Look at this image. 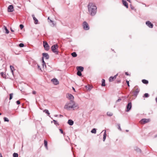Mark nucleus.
<instances>
[{
  "mask_svg": "<svg viewBox=\"0 0 157 157\" xmlns=\"http://www.w3.org/2000/svg\"><path fill=\"white\" fill-rule=\"evenodd\" d=\"M88 12L91 16H94L96 14L97 11V7L95 4L89 3L87 6Z\"/></svg>",
  "mask_w": 157,
  "mask_h": 157,
  "instance_id": "obj_1",
  "label": "nucleus"
},
{
  "mask_svg": "<svg viewBox=\"0 0 157 157\" xmlns=\"http://www.w3.org/2000/svg\"><path fill=\"white\" fill-rule=\"evenodd\" d=\"M64 108L67 110H70V109H73V110L78 109L79 107L77 105L75 104L74 101L71 100L69 102L66 104Z\"/></svg>",
  "mask_w": 157,
  "mask_h": 157,
  "instance_id": "obj_2",
  "label": "nucleus"
},
{
  "mask_svg": "<svg viewBox=\"0 0 157 157\" xmlns=\"http://www.w3.org/2000/svg\"><path fill=\"white\" fill-rule=\"evenodd\" d=\"M59 46L57 44H53L51 47V49L53 52L55 53L56 55L59 54L58 48Z\"/></svg>",
  "mask_w": 157,
  "mask_h": 157,
  "instance_id": "obj_3",
  "label": "nucleus"
},
{
  "mask_svg": "<svg viewBox=\"0 0 157 157\" xmlns=\"http://www.w3.org/2000/svg\"><path fill=\"white\" fill-rule=\"evenodd\" d=\"M82 26L84 29L85 30H88L90 29V27L88 24L85 21L83 22Z\"/></svg>",
  "mask_w": 157,
  "mask_h": 157,
  "instance_id": "obj_4",
  "label": "nucleus"
},
{
  "mask_svg": "<svg viewBox=\"0 0 157 157\" xmlns=\"http://www.w3.org/2000/svg\"><path fill=\"white\" fill-rule=\"evenodd\" d=\"M150 121V119L143 118L140 121V123L142 124H144L149 122Z\"/></svg>",
  "mask_w": 157,
  "mask_h": 157,
  "instance_id": "obj_5",
  "label": "nucleus"
},
{
  "mask_svg": "<svg viewBox=\"0 0 157 157\" xmlns=\"http://www.w3.org/2000/svg\"><path fill=\"white\" fill-rule=\"evenodd\" d=\"M43 44L45 49L46 51H48L50 49V47L48 43L45 41H44L43 42Z\"/></svg>",
  "mask_w": 157,
  "mask_h": 157,
  "instance_id": "obj_6",
  "label": "nucleus"
},
{
  "mask_svg": "<svg viewBox=\"0 0 157 157\" xmlns=\"http://www.w3.org/2000/svg\"><path fill=\"white\" fill-rule=\"evenodd\" d=\"M132 107V103L131 102H129L126 105V111L127 112H129L131 110Z\"/></svg>",
  "mask_w": 157,
  "mask_h": 157,
  "instance_id": "obj_7",
  "label": "nucleus"
},
{
  "mask_svg": "<svg viewBox=\"0 0 157 157\" xmlns=\"http://www.w3.org/2000/svg\"><path fill=\"white\" fill-rule=\"evenodd\" d=\"M146 24L150 28H152L153 26V25L149 21H146Z\"/></svg>",
  "mask_w": 157,
  "mask_h": 157,
  "instance_id": "obj_8",
  "label": "nucleus"
},
{
  "mask_svg": "<svg viewBox=\"0 0 157 157\" xmlns=\"http://www.w3.org/2000/svg\"><path fill=\"white\" fill-rule=\"evenodd\" d=\"M43 57L42 58H43L44 59V58H45L46 59H48L49 58V56L47 53H43L42 54Z\"/></svg>",
  "mask_w": 157,
  "mask_h": 157,
  "instance_id": "obj_9",
  "label": "nucleus"
},
{
  "mask_svg": "<svg viewBox=\"0 0 157 157\" xmlns=\"http://www.w3.org/2000/svg\"><path fill=\"white\" fill-rule=\"evenodd\" d=\"M13 10V5H11L8 7V12H12Z\"/></svg>",
  "mask_w": 157,
  "mask_h": 157,
  "instance_id": "obj_10",
  "label": "nucleus"
},
{
  "mask_svg": "<svg viewBox=\"0 0 157 157\" xmlns=\"http://www.w3.org/2000/svg\"><path fill=\"white\" fill-rule=\"evenodd\" d=\"M118 75V74L117 73L116 75H115L114 76L110 77L109 79V81L110 82L113 81L114 79H116V78H117V77Z\"/></svg>",
  "mask_w": 157,
  "mask_h": 157,
  "instance_id": "obj_11",
  "label": "nucleus"
},
{
  "mask_svg": "<svg viewBox=\"0 0 157 157\" xmlns=\"http://www.w3.org/2000/svg\"><path fill=\"white\" fill-rule=\"evenodd\" d=\"M51 80L53 83L55 85H57L59 83L58 81L56 78H53Z\"/></svg>",
  "mask_w": 157,
  "mask_h": 157,
  "instance_id": "obj_12",
  "label": "nucleus"
},
{
  "mask_svg": "<svg viewBox=\"0 0 157 157\" xmlns=\"http://www.w3.org/2000/svg\"><path fill=\"white\" fill-rule=\"evenodd\" d=\"M140 90L138 88H137L134 92L133 95L134 96L136 97L140 92Z\"/></svg>",
  "mask_w": 157,
  "mask_h": 157,
  "instance_id": "obj_13",
  "label": "nucleus"
},
{
  "mask_svg": "<svg viewBox=\"0 0 157 157\" xmlns=\"http://www.w3.org/2000/svg\"><path fill=\"white\" fill-rule=\"evenodd\" d=\"M78 71L82 72L83 71L84 67L82 66H78L76 67Z\"/></svg>",
  "mask_w": 157,
  "mask_h": 157,
  "instance_id": "obj_14",
  "label": "nucleus"
},
{
  "mask_svg": "<svg viewBox=\"0 0 157 157\" xmlns=\"http://www.w3.org/2000/svg\"><path fill=\"white\" fill-rule=\"evenodd\" d=\"M33 19L34 21V23L35 24H38V20L35 17L34 14H32V15Z\"/></svg>",
  "mask_w": 157,
  "mask_h": 157,
  "instance_id": "obj_15",
  "label": "nucleus"
},
{
  "mask_svg": "<svg viewBox=\"0 0 157 157\" xmlns=\"http://www.w3.org/2000/svg\"><path fill=\"white\" fill-rule=\"evenodd\" d=\"M122 2L123 5L127 8L128 7V5L127 2L125 1L122 0Z\"/></svg>",
  "mask_w": 157,
  "mask_h": 157,
  "instance_id": "obj_16",
  "label": "nucleus"
},
{
  "mask_svg": "<svg viewBox=\"0 0 157 157\" xmlns=\"http://www.w3.org/2000/svg\"><path fill=\"white\" fill-rule=\"evenodd\" d=\"M67 123L70 125H72L74 124V121L71 119H69L67 121Z\"/></svg>",
  "mask_w": 157,
  "mask_h": 157,
  "instance_id": "obj_17",
  "label": "nucleus"
},
{
  "mask_svg": "<svg viewBox=\"0 0 157 157\" xmlns=\"http://www.w3.org/2000/svg\"><path fill=\"white\" fill-rule=\"evenodd\" d=\"M68 98L71 100L72 101L74 99V97L71 94H68Z\"/></svg>",
  "mask_w": 157,
  "mask_h": 157,
  "instance_id": "obj_18",
  "label": "nucleus"
},
{
  "mask_svg": "<svg viewBox=\"0 0 157 157\" xmlns=\"http://www.w3.org/2000/svg\"><path fill=\"white\" fill-rule=\"evenodd\" d=\"M10 69L11 71V73H12L13 75V71L15 70L14 67L13 66L10 65Z\"/></svg>",
  "mask_w": 157,
  "mask_h": 157,
  "instance_id": "obj_19",
  "label": "nucleus"
},
{
  "mask_svg": "<svg viewBox=\"0 0 157 157\" xmlns=\"http://www.w3.org/2000/svg\"><path fill=\"white\" fill-rule=\"evenodd\" d=\"M101 85L102 86H105V80L104 79L102 80V83Z\"/></svg>",
  "mask_w": 157,
  "mask_h": 157,
  "instance_id": "obj_20",
  "label": "nucleus"
},
{
  "mask_svg": "<svg viewBox=\"0 0 157 157\" xmlns=\"http://www.w3.org/2000/svg\"><path fill=\"white\" fill-rule=\"evenodd\" d=\"M142 82L143 83L145 84H147L148 83V81L145 79L142 80Z\"/></svg>",
  "mask_w": 157,
  "mask_h": 157,
  "instance_id": "obj_21",
  "label": "nucleus"
},
{
  "mask_svg": "<svg viewBox=\"0 0 157 157\" xmlns=\"http://www.w3.org/2000/svg\"><path fill=\"white\" fill-rule=\"evenodd\" d=\"M71 55L72 57H76L77 55L76 54V52H74L71 53Z\"/></svg>",
  "mask_w": 157,
  "mask_h": 157,
  "instance_id": "obj_22",
  "label": "nucleus"
},
{
  "mask_svg": "<svg viewBox=\"0 0 157 157\" xmlns=\"http://www.w3.org/2000/svg\"><path fill=\"white\" fill-rule=\"evenodd\" d=\"M0 75H1V76H2V77H3V78H6V75L4 74V72H1Z\"/></svg>",
  "mask_w": 157,
  "mask_h": 157,
  "instance_id": "obj_23",
  "label": "nucleus"
},
{
  "mask_svg": "<svg viewBox=\"0 0 157 157\" xmlns=\"http://www.w3.org/2000/svg\"><path fill=\"white\" fill-rule=\"evenodd\" d=\"M43 112L47 114L48 116H49L50 113L48 109H45L43 111Z\"/></svg>",
  "mask_w": 157,
  "mask_h": 157,
  "instance_id": "obj_24",
  "label": "nucleus"
},
{
  "mask_svg": "<svg viewBox=\"0 0 157 157\" xmlns=\"http://www.w3.org/2000/svg\"><path fill=\"white\" fill-rule=\"evenodd\" d=\"M4 29L6 31V33L7 34H8L9 33V30L7 29V27L6 26H4Z\"/></svg>",
  "mask_w": 157,
  "mask_h": 157,
  "instance_id": "obj_25",
  "label": "nucleus"
},
{
  "mask_svg": "<svg viewBox=\"0 0 157 157\" xmlns=\"http://www.w3.org/2000/svg\"><path fill=\"white\" fill-rule=\"evenodd\" d=\"M42 63H43L42 66H43V67L44 68V66H45V67H46L45 63L43 58H42Z\"/></svg>",
  "mask_w": 157,
  "mask_h": 157,
  "instance_id": "obj_26",
  "label": "nucleus"
},
{
  "mask_svg": "<svg viewBox=\"0 0 157 157\" xmlns=\"http://www.w3.org/2000/svg\"><path fill=\"white\" fill-rule=\"evenodd\" d=\"M44 144L45 147L47 149H48L47 142L46 140H44Z\"/></svg>",
  "mask_w": 157,
  "mask_h": 157,
  "instance_id": "obj_27",
  "label": "nucleus"
},
{
  "mask_svg": "<svg viewBox=\"0 0 157 157\" xmlns=\"http://www.w3.org/2000/svg\"><path fill=\"white\" fill-rule=\"evenodd\" d=\"M107 116L110 117L113 115V114L112 113L108 112L107 113Z\"/></svg>",
  "mask_w": 157,
  "mask_h": 157,
  "instance_id": "obj_28",
  "label": "nucleus"
},
{
  "mask_svg": "<svg viewBox=\"0 0 157 157\" xmlns=\"http://www.w3.org/2000/svg\"><path fill=\"white\" fill-rule=\"evenodd\" d=\"M85 87L88 90H90L92 88V87L90 86H86Z\"/></svg>",
  "mask_w": 157,
  "mask_h": 157,
  "instance_id": "obj_29",
  "label": "nucleus"
},
{
  "mask_svg": "<svg viewBox=\"0 0 157 157\" xmlns=\"http://www.w3.org/2000/svg\"><path fill=\"white\" fill-rule=\"evenodd\" d=\"M96 130L95 128L93 129L91 131V132L93 133H96Z\"/></svg>",
  "mask_w": 157,
  "mask_h": 157,
  "instance_id": "obj_30",
  "label": "nucleus"
},
{
  "mask_svg": "<svg viewBox=\"0 0 157 157\" xmlns=\"http://www.w3.org/2000/svg\"><path fill=\"white\" fill-rule=\"evenodd\" d=\"M105 131V132H104V133L103 134V137H106V130H104ZM104 131V130L101 133V134L102 132H103Z\"/></svg>",
  "mask_w": 157,
  "mask_h": 157,
  "instance_id": "obj_31",
  "label": "nucleus"
},
{
  "mask_svg": "<svg viewBox=\"0 0 157 157\" xmlns=\"http://www.w3.org/2000/svg\"><path fill=\"white\" fill-rule=\"evenodd\" d=\"M77 74L78 75V76H81L82 75L81 72L79 71H77Z\"/></svg>",
  "mask_w": 157,
  "mask_h": 157,
  "instance_id": "obj_32",
  "label": "nucleus"
},
{
  "mask_svg": "<svg viewBox=\"0 0 157 157\" xmlns=\"http://www.w3.org/2000/svg\"><path fill=\"white\" fill-rule=\"evenodd\" d=\"M3 119L5 122H9V119L6 117H4Z\"/></svg>",
  "mask_w": 157,
  "mask_h": 157,
  "instance_id": "obj_33",
  "label": "nucleus"
},
{
  "mask_svg": "<svg viewBox=\"0 0 157 157\" xmlns=\"http://www.w3.org/2000/svg\"><path fill=\"white\" fill-rule=\"evenodd\" d=\"M149 96L148 93H145L143 96V97L148 98Z\"/></svg>",
  "mask_w": 157,
  "mask_h": 157,
  "instance_id": "obj_34",
  "label": "nucleus"
},
{
  "mask_svg": "<svg viewBox=\"0 0 157 157\" xmlns=\"http://www.w3.org/2000/svg\"><path fill=\"white\" fill-rule=\"evenodd\" d=\"M13 157H18V155L17 153H14L13 154Z\"/></svg>",
  "mask_w": 157,
  "mask_h": 157,
  "instance_id": "obj_35",
  "label": "nucleus"
},
{
  "mask_svg": "<svg viewBox=\"0 0 157 157\" xmlns=\"http://www.w3.org/2000/svg\"><path fill=\"white\" fill-rule=\"evenodd\" d=\"M24 46V44L23 43H21L19 44V47L22 48Z\"/></svg>",
  "mask_w": 157,
  "mask_h": 157,
  "instance_id": "obj_36",
  "label": "nucleus"
},
{
  "mask_svg": "<svg viewBox=\"0 0 157 157\" xmlns=\"http://www.w3.org/2000/svg\"><path fill=\"white\" fill-rule=\"evenodd\" d=\"M117 126L118 129H119L121 131V128L120 124H117Z\"/></svg>",
  "mask_w": 157,
  "mask_h": 157,
  "instance_id": "obj_37",
  "label": "nucleus"
},
{
  "mask_svg": "<svg viewBox=\"0 0 157 157\" xmlns=\"http://www.w3.org/2000/svg\"><path fill=\"white\" fill-rule=\"evenodd\" d=\"M13 95V93H11V94H10V98H9V99L10 100H11L12 98Z\"/></svg>",
  "mask_w": 157,
  "mask_h": 157,
  "instance_id": "obj_38",
  "label": "nucleus"
},
{
  "mask_svg": "<svg viewBox=\"0 0 157 157\" xmlns=\"http://www.w3.org/2000/svg\"><path fill=\"white\" fill-rule=\"evenodd\" d=\"M53 122H54L55 124V125H57V124L59 125V123H58L57 122V121H56L55 120H53Z\"/></svg>",
  "mask_w": 157,
  "mask_h": 157,
  "instance_id": "obj_39",
  "label": "nucleus"
},
{
  "mask_svg": "<svg viewBox=\"0 0 157 157\" xmlns=\"http://www.w3.org/2000/svg\"><path fill=\"white\" fill-rule=\"evenodd\" d=\"M21 29H22L24 27V25L22 24H20L19 25Z\"/></svg>",
  "mask_w": 157,
  "mask_h": 157,
  "instance_id": "obj_40",
  "label": "nucleus"
},
{
  "mask_svg": "<svg viewBox=\"0 0 157 157\" xmlns=\"http://www.w3.org/2000/svg\"><path fill=\"white\" fill-rule=\"evenodd\" d=\"M49 21H50V22H51V23H52V25H53V26H54L55 25H54V21H53L51 20V19H49Z\"/></svg>",
  "mask_w": 157,
  "mask_h": 157,
  "instance_id": "obj_41",
  "label": "nucleus"
},
{
  "mask_svg": "<svg viewBox=\"0 0 157 157\" xmlns=\"http://www.w3.org/2000/svg\"><path fill=\"white\" fill-rule=\"evenodd\" d=\"M16 103L17 105H19L20 104V102L19 101L17 100L16 101Z\"/></svg>",
  "mask_w": 157,
  "mask_h": 157,
  "instance_id": "obj_42",
  "label": "nucleus"
},
{
  "mask_svg": "<svg viewBox=\"0 0 157 157\" xmlns=\"http://www.w3.org/2000/svg\"><path fill=\"white\" fill-rule=\"evenodd\" d=\"M126 82L127 84V85L128 86V87H129L130 86V85H129V81H128V80H126Z\"/></svg>",
  "mask_w": 157,
  "mask_h": 157,
  "instance_id": "obj_43",
  "label": "nucleus"
},
{
  "mask_svg": "<svg viewBox=\"0 0 157 157\" xmlns=\"http://www.w3.org/2000/svg\"><path fill=\"white\" fill-rule=\"evenodd\" d=\"M59 131L60 132L62 133V134H63V130L61 129H59Z\"/></svg>",
  "mask_w": 157,
  "mask_h": 157,
  "instance_id": "obj_44",
  "label": "nucleus"
},
{
  "mask_svg": "<svg viewBox=\"0 0 157 157\" xmlns=\"http://www.w3.org/2000/svg\"><path fill=\"white\" fill-rule=\"evenodd\" d=\"M121 99L120 98H119L116 101V102H119V101H121Z\"/></svg>",
  "mask_w": 157,
  "mask_h": 157,
  "instance_id": "obj_45",
  "label": "nucleus"
},
{
  "mask_svg": "<svg viewBox=\"0 0 157 157\" xmlns=\"http://www.w3.org/2000/svg\"><path fill=\"white\" fill-rule=\"evenodd\" d=\"M125 75H130V74H129L128 72H126L125 73Z\"/></svg>",
  "mask_w": 157,
  "mask_h": 157,
  "instance_id": "obj_46",
  "label": "nucleus"
},
{
  "mask_svg": "<svg viewBox=\"0 0 157 157\" xmlns=\"http://www.w3.org/2000/svg\"><path fill=\"white\" fill-rule=\"evenodd\" d=\"M36 91H33L32 93L33 94H36Z\"/></svg>",
  "mask_w": 157,
  "mask_h": 157,
  "instance_id": "obj_47",
  "label": "nucleus"
},
{
  "mask_svg": "<svg viewBox=\"0 0 157 157\" xmlns=\"http://www.w3.org/2000/svg\"><path fill=\"white\" fill-rule=\"evenodd\" d=\"M37 66L38 68L40 69V70H41V68H40V66L38 64L37 65Z\"/></svg>",
  "mask_w": 157,
  "mask_h": 157,
  "instance_id": "obj_48",
  "label": "nucleus"
},
{
  "mask_svg": "<svg viewBox=\"0 0 157 157\" xmlns=\"http://www.w3.org/2000/svg\"><path fill=\"white\" fill-rule=\"evenodd\" d=\"M137 151H140V152H141V150L139 149V148H138L137 150Z\"/></svg>",
  "mask_w": 157,
  "mask_h": 157,
  "instance_id": "obj_49",
  "label": "nucleus"
},
{
  "mask_svg": "<svg viewBox=\"0 0 157 157\" xmlns=\"http://www.w3.org/2000/svg\"><path fill=\"white\" fill-rule=\"evenodd\" d=\"M131 8L132 10H133L134 9V7L132 6L131 5Z\"/></svg>",
  "mask_w": 157,
  "mask_h": 157,
  "instance_id": "obj_50",
  "label": "nucleus"
},
{
  "mask_svg": "<svg viewBox=\"0 0 157 157\" xmlns=\"http://www.w3.org/2000/svg\"><path fill=\"white\" fill-rule=\"evenodd\" d=\"M72 89L75 92V88L73 87H72Z\"/></svg>",
  "mask_w": 157,
  "mask_h": 157,
  "instance_id": "obj_51",
  "label": "nucleus"
},
{
  "mask_svg": "<svg viewBox=\"0 0 157 157\" xmlns=\"http://www.w3.org/2000/svg\"><path fill=\"white\" fill-rule=\"evenodd\" d=\"M11 31L12 32H14V30H13L11 28H10Z\"/></svg>",
  "mask_w": 157,
  "mask_h": 157,
  "instance_id": "obj_52",
  "label": "nucleus"
},
{
  "mask_svg": "<svg viewBox=\"0 0 157 157\" xmlns=\"http://www.w3.org/2000/svg\"><path fill=\"white\" fill-rule=\"evenodd\" d=\"M0 157H2V154L0 153Z\"/></svg>",
  "mask_w": 157,
  "mask_h": 157,
  "instance_id": "obj_53",
  "label": "nucleus"
},
{
  "mask_svg": "<svg viewBox=\"0 0 157 157\" xmlns=\"http://www.w3.org/2000/svg\"><path fill=\"white\" fill-rule=\"evenodd\" d=\"M59 116H60V117H63V116L62 115L60 114V115H59Z\"/></svg>",
  "mask_w": 157,
  "mask_h": 157,
  "instance_id": "obj_54",
  "label": "nucleus"
},
{
  "mask_svg": "<svg viewBox=\"0 0 157 157\" xmlns=\"http://www.w3.org/2000/svg\"><path fill=\"white\" fill-rule=\"evenodd\" d=\"M155 100H156V102L157 103V97L155 98Z\"/></svg>",
  "mask_w": 157,
  "mask_h": 157,
  "instance_id": "obj_55",
  "label": "nucleus"
},
{
  "mask_svg": "<svg viewBox=\"0 0 157 157\" xmlns=\"http://www.w3.org/2000/svg\"><path fill=\"white\" fill-rule=\"evenodd\" d=\"M105 138H103V141H105Z\"/></svg>",
  "mask_w": 157,
  "mask_h": 157,
  "instance_id": "obj_56",
  "label": "nucleus"
},
{
  "mask_svg": "<svg viewBox=\"0 0 157 157\" xmlns=\"http://www.w3.org/2000/svg\"><path fill=\"white\" fill-rule=\"evenodd\" d=\"M128 2H130V0H127Z\"/></svg>",
  "mask_w": 157,
  "mask_h": 157,
  "instance_id": "obj_57",
  "label": "nucleus"
},
{
  "mask_svg": "<svg viewBox=\"0 0 157 157\" xmlns=\"http://www.w3.org/2000/svg\"><path fill=\"white\" fill-rule=\"evenodd\" d=\"M157 137V134L155 136V137Z\"/></svg>",
  "mask_w": 157,
  "mask_h": 157,
  "instance_id": "obj_58",
  "label": "nucleus"
},
{
  "mask_svg": "<svg viewBox=\"0 0 157 157\" xmlns=\"http://www.w3.org/2000/svg\"><path fill=\"white\" fill-rule=\"evenodd\" d=\"M49 17H48V20H49Z\"/></svg>",
  "mask_w": 157,
  "mask_h": 157,
  "instance_id": "obj_59",
  "label": "nucleus"
},
{
  "mask_svg": "<svg viewBox=\"0 0 157 157\" xmlns=\"http://www.w3.org/2000/svg\"><path fill=\"white\" fill-rule=\"evenodd\" d=\"M126 132H128V130H126Z\"/></svg>",
  "mask_w": 157,
  "mask_h": 157,
  "instance_id": "obj_60",
  "label": "nucleus"
},
{
  "mask_svg": "<svg viewBox=\"0 0 157 157\" xmlns=\"http://www.w3.org/2000/svg\"><path fill=\"white\" fill-rule=\"evenodd\" d=\"M2 114V113L0 112V115H1Z\"/></svg>",
  "mask_w": 157,
  "mask_h": 157,
  "instance_id": "obj_61",
  "label": "nucleus"
},
{
  "mask_svg": "<svg viewBox=\"0 0 157 157\" xmlns=\"http://www.w3.org/2000/svg\"><path fill=\"white\" fill-rule=\"evenodd\" d=\"M57 116H58L57 115H56L55 116L57 117Z\"/></svg>",
  "mask_w": 157,
  "mask_h": 157,
  "instance_id": "obj_62",
  "label": "nucleus"
},
{
  "mask_svg": "<svg viewBox=\"0 0 157 157\" xmlns=\"http://www.w3.org/2000/svg\"><path fill=\"white\" fill-rule=\"evenodd\" d=\"M113 51H114V50H112Z\"/></svg>",
  "mask_w": 157,
  "mask_h": 157,
  "instance_id": "obj_63",
  "label": "nucleus"
}]
</instances>
